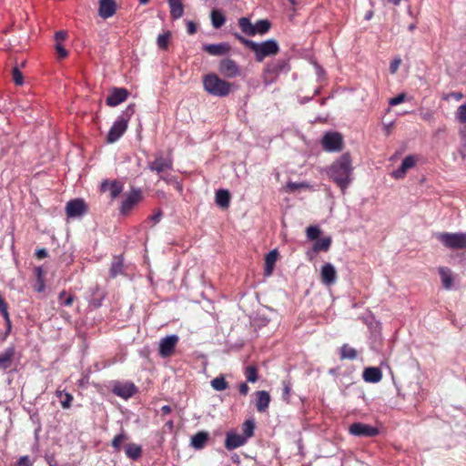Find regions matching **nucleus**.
Wrapping results in <instances>:
<instances>
[{
	"instance_id": "27",
	"label": "nucleus",
	"mask_w": 466,
	"mask_h": 466,
	"mask_svg": "<svg viewBox=\"0 0 466 466\" xmlns=\"http://www.w3.org/2000/svg\"><path fill=\"white\" fill-rule=\"evenodd\" d=\"M170 7V15L173 19L182 17L184 14V5L181 0H167Z\"/></svg>"
},
{
	"instance_id": "22",
	"label": "nucleus",
	"mask_w": 466,
	"mask_h": 466,
	"mask_svg": "<svg viewBox=\"0 0 466 466\" xmlns=\"http://www.w3.org/2000/svg\"><path fill=\"white\" fill-rule=\"evenodd\" d=\"M362 377L366 382L377 383L381 380L382 372L380 368L369 367L363 370Z\"/></svg>"
},
{
	"instance_id": "51",
	"label": "nucleus",
	"mask_w": 466,
	"mask_h": 466,
	"mask_svg": "<svg viewBox=\"0 0 466 466\" xmlns=\"http://www.w3.org/2000/svg\"><path fill=\"white\" fill-rule=\"evenodd\" d=\"M282 384H283L282 398L286 401H289V398L290 391H291V384L289 380H283Z\"/></svg>"
},
{
	"instance_id": "9",
	"label": "nucleus",
	"mask_w": 466,
	"mask_h": 466,
	"mask_svg": "<svg viewBox=\"0 0 466 466\" xmlns=\"http://www.w3.org/2000/svg\"><path fill=\"white\" fill-rule=\"evenodd\" d=\"M142 199V190L133 187L128 194H126L121 203L120 213L127 215Z\"/></svg>"
},
{
	"instance_id": "38",
	"label": "nucleus",
	"mask_w": 466,
	"mask_h": 466,
	"mask_svg": "<svg viewBox=\"0 0 466 466\" xmlns=\"http://www.w3.org/2000/svg\"><path fill=\"white\" fill-rule=\"evenodd\" d=\"M211 386L215 390L222 391L228 388V383L223 376H218L211 380Z\"/></svg>"
},
{
	"instance_id": "53",
	"label": "nucleus",
	"mask_w": 466,
	"mask_h": 466,
	"mask_svg": "<svg viewBox=\"0 0 466 466\" xmlns=\"http://www.w3.org/2000/svg\"><path fill=\"white\" fill-rule=\"evenodd\" d=\"M405 99H406V95L404 93H401V94L398 95L397 96L390 98L389 101V104L390 106H397V105L404 102Z\"/></svg>"
},
{
	"instance_id": "19",
	"label": "nucleus",
	"mask_w": 466,
	"mask_h": 466,
	"mask_svg": "<svg viewBox=\"0 0 466 466\" xmlns=\"http://www.w3.org/2000/svg\"><path fill=\"white\" fill-rule=\"evenodd\" d=\"M416 160L415 157L411 155L407 156L401 162L399 168L394 170L391 174V176L396 178L400 179L405 177L407 171L413 167L415 166Z\"/></svg>"
},
{
	"instance_id": "28",
	"label": "nucleus",
	"mask_w": 466,
	"mask_h": 466,
	"mask_svg": "<svg viewBox=\"0 0 466 466\" xmlns=\"http://www.w3.org/2000/svg\"><path fill=\"white\" fill-rule=\"evenodd\" d=\"M439 274L441 276L443 288L446 289H451L452 288L453 283L451 269L445 267H441L439 268Z\"/></svg>"
},
{
	"instance_id": "15",
	"label": "nucleus",
	"mask_w": 466,
	"mask_h": 466,
	"mask_svg": "<svg viewBox=\"0 0 466 466\" xmlns=\"http://www.w3.org/2000/svg\"><path fill=\"white\" fill-rule=\"evenodd\" d=\"M247 441V437L230 431L226 433L225 448L228 451H232L245 445Z\"/></svg>"
},
{
	"instance_id": "48",
	"label": "nucleus",
	"mask_w": 466,
	"mask_h": 466,
	"mask_svg": "<svg viewBox=\"0 0 466 466\" xmlns=\"http://www.w3.org/2000/svg\"><path fill=\"white\" fill-rule=\"evenodd\" d=\"M456 117L461 124H466V105H461L458 107Z\"/></svg>"
},
{
	"instance_id": "63",
	"label": "nucleus",
	"mask_w": 466,
	"mask_h": 466,
	"mask_svg": "<svg viewBox=\"0 0 466 466\" xmlns=\"http://www.w3.org/2000/svg\"><path fill=\"white\" fill-rule=\"evenodd\" d=\"M450 96H452L453 98H455L458 101L461 100L463 97L462 94L459 93V92H452V93L450 94Z\"/></svg>"
},
{
	"instance_id": "17",
	"label": "nucleus",
	"mask_w": 466,
	"mask_h": 466,
	"mask_svg": "<svg viewBox=\"0 0 466 466\" xmlns=\"http://www.w3.org/2000/svg\"><path fill=\"white\" fill-rule=\"evenodd\" d=\"M231 47L228 43L207 44L203 46V50L215 56L227 55Z\"/></svg>"
},
{
	"instance_id": "23",
	"label": "nucleus",
	"mask_w": 466,
	"mask_h": 466,
	"mask_svg": "<svg viewBox=\"0 0 466 466\" xmlns=\"http://www.w3.org/2000/svg\"><path fill=\"white\" fill-rule=\"evenodd\" d=\"M257 400H256V408L258 412H264L268 410L270 396L269 393L266 390H258L256 392Z\"/></svg>"
},
{
	"instance_id": "20",
	"label": "nucleus",
	"mask_w": 466,
	"mask_h": 466,
	"mask_svg": "<svg viewBox=\"0 0 466 466\" xmlns=\"http://www.w3.org/2000/svg\"><path fill=\"white\" fill-rule=\"evenodd\" d=\"M337 279V272L331 263H326L321 268V279L325 285H332Z\"/></svg>"
},
{
	"instance_id": "29",
	"label": "nucleus",
	"mask_w": 466,
	"mask_h": 466,
	"mask_svg": "<svg viewBox=\"0 0 466 466\" xmlns=\"http://www.w3.org/2000/svg\"><path fill=\"white\" fill-rule=\"evenodd\" d=\"M14 355V348H8L0 354V370H5L11 366Z\"/></svg>"
},
{
	"instance_id": "58",
	"label": "nucleus",
	"mask_w": 466,
	"mask_h": 466,
	"mask_svg": "<svg viewBox=\"0 0 466 466\" xmlns=\"http://www.w3.org/2000/svg\"><path fill=\"white\" fill-rule=\"evenodd\" d=\"M187 30L189 35H194L197 32V26L194 22L188 21L187 23Z\"/></svg>"
},
{
	"instance_id": "46",
	"label": "nucleus",
	"mask_w": 466,
	"mask_h": 466,
	"mask_svg": "<svg viewBox=\"0 0 466 466\" xmlns=\"http://www.w3.org/2000/svg\"><path fill=\"white\" fill-rule=\"evenodd\" d=\"M75 299L72 294L66 295V292H60V306H71Z\"/></svg>"
},
{
	"instance_id": "18",
	"label": "nucleus",
	"mask_w": 466,
	"mask_h": 466,
	"mask_svg": "<svg viewBox=\"0 0 466 466\" xmlns=\"http://www.w3.org/2000/svg\"><path fill=\"white\" fill-rule=\"evenodd\" d=\"M88 292L89 304L96 309L101 307L102 301L106 297L105 290L96 285L90 288Z\"/></svg>"
},
{
	"instance_id": "24",
	"label": "nucleus",
	"mask_w": 466,
	"mask_h": 466,
	"mask_svg": "<svg viewBox=\"0 0 466 466\" xmlns=\"http://www.w3.org/2000/svg\"><path fill=\"white\" fill-rule=\"evenodd\" d=\"M101 188L104 191H106L107 189L110 190L111 198L115 199L123 191V184L116 180H113L111 182H108L107 180H106V181L102 182Z\"/></svg>"
},
{
	"instance_id": "47",
	"label": "nucleus",
	"mask_w": 466,
	"mask_h": 466,
	"mask_svg": "<svg viewBox=\"0 0 466 466\" xmlns=\"http://www.w3.org/2000/svg\"><path fill=\"white\" fill-rule=\"evenodd\" d=\"M73 400V396L69 393L63 394L60 391V404L64 409H68L70 407V403Z\"/></svg>"
},
{
	"instance_id": "30",
	"label": "nucleus",
	"mask_w": 466,
	"mask_h": 466,
	"mask_svg": "<svg viewBox=\"0 0 466 466\" xmlns=\"http://www.w3.org/2000/svg\"><path fill=\"white\" fill-rule=\"evenodd\" d=\"M278 255H279V253L276 249H273L267 254L266 258H265V274L266 275H268V276L271 275V273L273 271L274 265L277 261Z\"/></svg>"
},
{
	"instance_id": "52",
	"label": "nucleus",
	"mask_w": 466,
	"mask_h": 466,
	"mask_svg": "<svg viewBox=\"0 0 466 466\" xmlns=\"http://www.w3.org/2000/svg\"><path fill=\"white\" fill-rule=\"evenodd\" d=\"M400 64H401V58L400 56L395 57L390 65V74H395L398 71Z\"/></svg>"
},
{
	"instance_id": "10",
	"label": "nucleus",
	"mask_w": 466,
	"mask_h": 466,
	"mask_svg": "<svg viewBox=\"0 0 466 466\" xmlns=\"http://www.w3.org/2000/svg\"><path fill=\"white\" fill-rule=\"evenodd\" d=\"M86 213V206L83 199L75 198L67 202L66 214L68 218H78Z\"/></svg>"
},
{
	"instance_id": "6",
	"label": "nucleus",
	"mask_w": 466,
	"mask_h": 466,
	"mask_svg": "<svg viewBox=\"0 0 466 466\" xmlns=\"http://www.w3.org/2000/svg\"><path fill=\"white\" fill-rule=\"evenodd\" d=\"M147 168L152 172H156L160 179L167 181V177L164 176V173L173 169V160L171 157H164L162 153H157L155 159L147 163Z\"/></svg>"
},
{
	"instance_id": "59",
	"label": "nucleus",
	"mask_w": 466,
	"mask_h": 466,
	"mask_svg": "<svg viewBox=\"0 0 466 466\" xmlns=\"http://www.w3.org/2000/svg\"><path fill=\"white\" fill-rule=\"evenodd\" d=\"M248 390H249V387L248 386V384L246 382H242L239 385V393L240 394L245 396L248 393Z\"/></svg>"
},
{
	"instance_id": "54",
	"label": "nucleus",
	"mask_w": 466,
	"mask_h": 466,
	"mask_svg": "<svg viewBox=\"0 0 466 466\" xmlns=\"http://www.w3.org/2000/svg\"><path fill=\"white\" fill-rule=\"evenodd\" d=\"M163 216V213L160 209L157 210L154 215H152L149 219L153 221L155 224L158 223Z\"/></svg>"
},
{
	"instance_id": "41",
	"label": "nucleus",
	"mask_w": 466,
	"mask_h": 466,
	"mask_svg": "<svg viewBox=\"0 0 466 466\" xmlns=\"http://www.w3.org/2000/svg\"><path fill=\"white\" fill-rule=\"evenodd\" d=\"M245 374L248 382L254 383L258 380V370L255 366H248Z\"/></svg>"
},
{
	"instance_id": "37",
	"label": "nucleus",
	"mask_w": 466,
	"mask_h": 466,
	"mask_svg": "<svg viewBox=\"0 0 466 466\" xmlns=\"http://www.w3.org/2000/svg\"><path fill=\"white\" fill-rule=\"evenodd\" d=\"M330 245H331V238L330 237L322 238L314 243L313 249L316 252L328 251Z\"/></svg>"
},
{
	"instance_id": "26",
	"label": "nucleus",
	"mask_w": 466,
	"mask_h": 466,
	"mask_svg": "<svg viewBox=\"0 0 466 466\" xmlns=\"http://www.w3.org/2000/svg\"><path fill=\"white\" fill-rule=\"evenodd\" d=\"M216 204L222 208H227L230 203V193L227 189H218L215 197Z\"/></svg>"
},
{
	"instance_id": "50",
	"label": "nucleus",
	"mask_w": 466,
	"mask_h": 466,
	"mask_svg": "<svg viewBox=\"0 0 466 466\" xmlns=\"http://www.w3.org/2000/svg\"><path fill=\"white\" fill-rule=\"evenodd\" d=\"M35 459H31L28 455L21 456L16 461V466H33Z\"/></svg>"
},
{
	"instance_id": "62",
	"label": "nucleus",
	"mask_w": 466,
	"mask_h": 466,
	"mask_svg": "<svg viewBox=\"0 0 466 466\" xmlns=\"http://www.w3.org/2000/svg\"><path fill=\"white\" fill-rule=\"evenodd\" d=\"M68 56V51L60 46V59L66 58Z\"/></svg>"
},
{
	"instance_id": "16",
	"label": "nucleus",
	"mask_w": 466,
	"mask_h": 466,
	"mask_svg": "<svg viewBox=\"0 0 466 466\" xmlns=\"http://www.w3.org/2000/svg\"><path fill=\"white\" fill-rule=\"evenodd\" d=\"M128 96V91L124 87H114L106 99L109 106H116L124 102Z\"/></svg>"
},
{
	"instance_id": "1",
	"label": "nucleus",
	"mask_w": 466,
	"mask_h": 466,
	"mask_svg": "<svg viewBox=\"0 0 466 466\" xmlns=\"http://www.w3.org/2000/svg\"><path fill=\"white\" fill-rule=\"evenodd\" d=\"M353 167L349 153H344L329 168V177L344 192L352 181Z\"/></svg>"
},
{
	"instance_id": "45",
	"label": "nucleus",
	"mask_w": 466,
	"mask_h": 466,
	"mask_svg": "<svg viewBox=\"0 0 466 466\" xmlns=\"http://www.w3.org/2000/svg\"><path fill=\"white\" fill-rule=\"evenodd\" d=\"M12 78L15 85L22 86L24 84L23 74L17 66L12 69Z\"/></svg>"
},
{
	"instance_id": "2",
	"label": "nucleus",
	"mask_w": 466,
	"mask_h": 466,
	"mask_svg": "<svg viewBox=\"0 0 466 466\" xmlns=\"http://www.w3.org/2000/svg\"><path fill=\"white\" fill-rule=\"evenodd\" d=\"M231 84L214 73L203 77L204 90L213 96L225 97L231 92Z\"/></svg>"
},
{
	"instance_id": "25",
	"label": "nucleus",
	"mask_w": 466,
	"mask_h": 466,
	"mask_svg": "<svg viewBox=\"0 0 466 466\" xmlns=\"http://www.w3.org/2000/svg\"><path fill=\"white\" fill-rule=\"evenodd\" d=\"M209 435L207 431H198L191 437L190 445L196 450H202L208 441Z\"/></svg>"
},
{
	"instance_id": "35",
	"label": "nucleus",
	"mask_w": 466,
	"mask_h": 466,
	"mask_svg": "<svg viewBox=\"0 0 466 466\" xmlns=\"http://www.w3.org/2000/svg\"><path fill=\"white\" fill-rule=\"evenodd\" d=\"M35 276L36 278V284L35 286V289L38 292H42L45 289V272L42 267H37L35 268Z\"/></svg>"
},
{
	"instance_id": "49",
	"label": "nucleus",
	"mask_w": 466,
	"mask_h": 466,
	"mask_svg": "<svg viewBox=\"0 0 466 466\" xmlns=\"http://www.w3.org/2000/svg\"><path fill=\"white\" fill-rule=\"evenodd\" d=\"M320 234V230L318 227L315 226H309L307 228V237L309 239L314 240L319 238Z\"/></svg>"
},
{
	"instance_id": "42",
	"label": "nucleus",
	"mask_w": 466,
	"mask_h": 466,
	"mask_svg": "<svg viewBox=\"0 0 466 466\" xmlns=\"http://www.w3.org/2000/svg\"><path fill=\"white\" fill-rule=\"evenodd\" d=\"M170 38V33L166 32L164 34H161L157 38V46L161 49H167L168 46V41Z\"/></svg>"
},
{
	"instance_id": "33",
	"label": "nucleus",
	"mask_w": 466,
	"mask_h": 466,
	"mask_svg": "<svg viewBox=\"0 0 466 466\" xmlns=\"http://www.w3.org/2000/svg\"><path fill=\"white\" fill-rule=\"evenodd\" d=\"M238 25L241 28V30L248 35H255V27L254 25L251 24L248 18L247 17H241L238 20Z\"/></svg>"
},
{
	"instance_id": "12",
	"label": "nucleus",
	"mask_w": 466,
	"mask_h": 466,
	"mask_svg": "<svg viewBox=\"0 0 466 466\" xmlns=\"http://www.w3.org/2000/svg\"><path fill=\"white\" fill-rule=\"evenodd\" d=\"M349 431L351 435L357 437H374L379 433V430L376 427L361 422L352 423L349 428Z\"/></svg>"
},
{
	"instance_id": "43",
	"label": "nucleus",
	"mask_w": 466,
	"mask_h": 466,
	"mask_svg": "<svg viewBox=\"0 0 466 466\" xmlns=\"http://www.w3.org/2000/svg\"><path fill=\"white\" fill-rule=\"evenodd\" d=\"M254 429H255V424L252 420L245 421L243 423V431H244L243 436L247 437V440H248L250 437L253 436Z\"/></svg>"
},
{
	"instance_id": "60",
	"label": "nucleus",
	"mask_w": 466,
	"mask_h": 466,
	"mask_svg": "<svg viewBox=\"0 0 466 466\" xmlns=\"http://www.w3.org/2000/svg\"><path fill=\"white\" fill-rule=\"evenodd\" d=\"M172 409L169 405H164L162 408H161V412L163 415H167L171 412Z\"/></svg>"
},
{
	"instance_id": "8",
	"label": "nucleus",
	"mask_w": 466,
	"mask_h": 466,
	"mask_svg": "<svg viewBox=\"0 0 466 466\" xmlns=\"http://www.w3.org/2000/svg\"><path fill=\"white\" fill-rule=\"evenodd\" d=\"M321 144L327 152H339L342 149L343 139L338 132H328L322 137Z\"/></svg>"
},
{
	"instance_id": "3",
	"label": "nucleus",
	"mask_w": 466,
	"mask_h": 466,
	"mask_svg": "<svg viewBox=\"0 0 466 466\" xmlns=\"http://www.w3.org/2000/svg\"><path fill=\"white\" fill-rule=\"evenodd\" d=\"M134 113L135 104L128 105L110 127L106 137V141L108 143L116 142L124 135L127 128V124Z\"/></svg>"
},
{
	"instance_id": "31",
	"label": "nucleus",
	"mask_w": 466,
	"mask_h": 466,
	"mask_svg": "<svg viewBox=\"0 0 466 466\" xmlns=\"http://www.w3.org/2000/svg\"><path fill=\"white\" fill-rule=\"evenodd\" d=\"M121 274H123V259L121 257H116L111 264L109 275L114 279Z\"/></svg>"
},
{
	"instance_id": "61",
	"label": "nucleus",
	"mask_w": 466,
	"mask_h": 466,
	"mask_svg": "<svg viewBox=\"0 0 466 466\" xmlns=\"http://www.w3.org/2000/svg\"><path fill=\"white\" fill-rule=\"evenodd\" d=\"M54 40H55L54 48L58 53V31H56L54 33Z\"/></svg>"
},
{
	"instance_id": "21",
	"label": "nucleus",
	"mask_w": 466,
	"mask_h": 466,
	"mask_svg": "<svg viewBox=\"0 0 466 466\" xmlns=\"http://www.w3.org/2000/svg\"><path fill=\"white\" fill-rule=\"evenodd\" d=\"M99 15L109 18L116 13V2L114 0H99Z\"/></svg>"
},
{
	"instance_id": "40",
	"label": "nucleus",
	"mask_w": 466,
	"mask_h": 466,
	"mask_svg": "<svg viewBox=\"0 0 466 466\" xmlns=\"http://www.w3.org/2000/svg\"><path fill=\"white\" fill-rule=\"evenodd\" d=\"M127 439V435L124 432L117 434L112 441V447L115 449L116 451H119L121 450V444Z\"/></svg>"
},
{
	"instance_id": "4",
	"label": "nucleus",
	"mask_w": 466,
	"mask_h": 466,
	"mask_svg": "<svg viewBox=\"0 0 466 466\" xmlns=\"http://www.w3.org/2000/svg\"><path fill=\"white\" fill-rule=\"evenodd\" d=\"M250 50L254 52L256 60L262 62L267 56H275L279 51V44L274 39H268L261 43H249Z\"/></svg>"
},
{
	"instance_id": "55",
	"label": "nucleus",
	"mask_w": 466,
	"mask_h": 466,
	"mask_svg": "<svg viewBox=\"0 0 466 466\" xmlns=\"http://www.w3.org/2000/svg\"><path fill=\"white\" fill-rule=\"evenodd\" d=\"M304 187L303 184H299V183H296V182H289L287 184V189L289 190V191H295L300 187Z\"/></svg>"
},
{
	"instance_id": "44",
	"label": "nucleus",
	"mask_w": 466,
	"mask_h": 466,
	"mask_svg": "<svg viewBox=\"0 0 466 466\" xmlns=\"http://www.w3.org/2000/svg\"><path fill=\"white\" fill-rule=\"evenodd\" d=\"M0 313L4 317L5 320L9 324L10 318L8 313V304L5 300V299L0 295Z\"/></svg>"
},
{
	"instance_id": "56",
	"label": "nucleus",
	"mask_w": 466,
	"mask_h": 466,
	"mask_svg": "<svg viewBox=\"0 0 466 466\" xmlns=\"http://www.w3.org/2000/svg\"><path fill=\"white\" fill-rule=\"evenodd\" d=\"M36 258L43 259L47 257V251L46 248H38L35 253Z\"/></svg>"
},
{
	"instance_id": "64",
	"label": "nucleus",
	"mask_w": 466,
	"mask_h": 466,
	"mask_svg": "<svg viewBox=\"0 0 466 466\" xmlns=\"http://www.w3.org/2000/svg\"><path fill=\"white\" fill-rule=\"evenodd\" d=\"M165 426H166V427H167V428H168V429H170V430H171V429H173V427H174L173 420H168V421H167V422H166V424H165Z\"/></svg>"
},
{
	"instance_id": "39",
	"label": "nucleus",
	"mask_w": 466,
	"mask_h": 466,
	"mask_svg": "<svg viewBox=\"0 0 466 466\" xmlns=\"http://www.w3.org/2000/svg\"><path fill=\"white\" fill-rule=\"evenodd\" d=\"M255 35H263L267 33L270 28V23L267 19L258 20L255 25Z\"/></svg>"
},
{
	"instance_id": "32",
	"label": "nucleus",
	"mask_w": 466,
	"mask_h": 466,
	"mask_svg": "<svg viewBox=\"0 0 466 466\" xmlns=\"http://www.w3.org/2000/svg\"><path fill=\"white\" fill-rule=\"evenodd\" d=\"M126 454L128 458L132 460H137L141 456L142 450L141 447L135 443H129L126 446Z\"/></svg>"
},
{
	"instance_id": "34",
	"label": "nucleus",
	"mask_w": 466,
	"mask_h": 466,
	"mask_svg": "<svg viewBox=\"0 0 466 466\" xmlns=\"http://www.w3.org/2000/svg\"><path fill=\"white\" fill-rule=\"evenodd\" d=\"M211 23L215 28H220L226 22L225 15L218 10H212L211 12Z\"/></svg>"
},
{
	"instance_id": "7",
	"label": "nucleus",
	"mask_w": 466,
	"mask_h": 466,
	"mask_svg": "<svg viewBox=\"0 0 466 466\" xmlns=\"http://www.w3.org/2000/svg\"><path fill=\"white\" fill-rule=\"evenodd\" d=\"M289 70V66L286 59H278L268 63L265 69L266 83H272L280 73L288 72Z\"/></svg>"
},
{
	"instance_id": "57",
	"label": "nucleus",
	"mask_w": 466,
	"mask_h": 466,
	"mask_svg": "<svg viewBox=\"0 0 466 466\" xmlns=\"http://www.w3.org/2000/svg\"><path fill=\"white\" fill-rule=\"evenodd\" d=\"M235 35L245 46H247L248 48L250 49V44L249 43H254V41L249 40L248 38H245V37H243L242 35H240L238 34H236Z\"/></svg>"
},
{
	"instance_id": "14",
	"label": "nucleus",
	"mask_w": 466,
	"mask_h": 466,
	"mask_svg": "<svg viewBox=\"0 0 466 466\" xmlns=\"http://www.w3.org/2000/svg\"><path fill=\"white\" fill-rule=\"evenodd\" d=\"M178 342V336L172 334L163 338L159 342L158 353L161 357L167 358L172 355Z\"/></svg>"
},
{
	"instance_id": "36",
	"label": "nucleus",
	"mask_w": 466,
	"mask_h": 466,
	"mask_svg": "<svg viewBox=\"0 0 466 466\" xmlns=\"http://www.w3.org/2000/svg\"><path fill=\"white\" fill-rule=\"evenodd\" d=\"M357 350L348 344L342 345L340 348V359L342 360H355L357 358Z\"/></svg>"
},
{
	"instance_id": "11",
	"label": "nucleus",
	"mask_w": 466,
	"mask_h": 466,
	"mask_svg": "<svg viewBox=\"0 0 466 466\" xmlns=\"http://www.w3.org/2000/svg\"><path fill=\"white\" fill-rule=\"evenodd\" d=\"M218 70L227 78H234L241 75L238 65L231 58H224L219 62Z\"/></svg>"
},
{
	"instance_id": "5",
	"label": "nucleus",
	"mask_w": 466,
	"mask_h": 466,
	"mask_svg": "<svg viewBox=\"0 0 466 466\" xmlns=\"http://www.w3.org/2000/svg\"><path fill=\"white\" fill-rule=\"evenodd\" d=\"M437 238L448 248H466V233L464 232L439 233Z\"/></svg>"
},
{
	"instance_id": "13",
	"label": "nucleus",
	"mask_w": 466,
	"mask_h": 466,
	"mask_svg": "<svg viewBox=\"0 0 466 466\" xmlns=\"http://www.w3.org/2000/svg\"><path fill=\"white\" fill-rule=\"evenodd\" d=\"M137 389L135 386V384L133 382H128V381H127V382L116 381L113 384V387H112V392L115 395L121 397L125 400H127L130 397H132L137 392Z\"/></svg>"
}]
</instances>
